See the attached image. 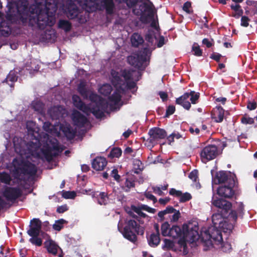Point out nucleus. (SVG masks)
I'll use <instances>...</instances> for the list:
<instances>
[{"mask_svg":"<svg viewBox=\"0 0 257 257\" xmlns=\"http://www.w3.org/2000/svg\"><path fill=\"white\" fill-rule=\"evenodd\" d=\"M56 10L55 5L48 3L45 5L41 3L32 4L29 7L25 5L23 11H19L20 20L24 25L27 24L31 27L37 25L40 29L43 30L46 26L50 25L49 17L55 15Z\"/></svg>","mask_w":257,"mask_h":257,"instance_id":"f257e3e1","label":"nucleus"},{"mask_svg":"<svg viewBox=\"0 0 257 257\" xmlns=\"http://www.w3.org/2000/svg\"><path fill=\"white\" fill-rule=\"evenodd\" d=\"M154 9L153 3L149 1L140 3L139 8L134 10V12L136 15L140 16V20L143 24L151 22V26L157 29L158 22L154 19L155 12Z\"/></svg>","mask_w":257,"mask_h":257,"instance_id":"f03ea898","label":"nucleus"},{"mask_svg":"<svg viewBox=\"0 0 257 257\" xmlns=\"http://www.w3.org/2000/svg\"><path fill=\"white\" fill-rule=\"evenodd\" d=\"M145 228L141 226L134 219L128 220L123 228L122 232L123 237L133 243H135L137 240V235H143Z\"/></svg>","mask_w":257,"mask_h":257,"instance_id":"7ed1b4c3","label":"nucleus"},{"mask_svg":"<svg viewBox=\"0 0 257 257\" xmlns=\"http://www.w3.org/2000/svg\"><path fill=\"white\" fill-rule=\"evenodd\" d=\"M89 99L91 101L89 107L90 112L97 118H101L104 116V112L107 107L106 101L96 93L91 92L88 94Z\"/></svg>","mask_w":257,"mask_h":257,"instance_id":"20e7f679","label":"nucleus"},{"mask_svg":"<svg viewBox=\"0 0 257 257\" xmlns=\"http://www.w3.org/2000/svg\"><path fill=\"white\" fill-rule=\"evenodd\" d=\"M35 142L30 141L25 144V147H22V145L19 147L15 144V149L16 152L21 155L32 156L37 158H41L40 147L41 143L38 137H35Z\"/></svg>","mask_w":257,"mask_h":257,"instance_id":"39448f33","label":"nucleus"},{"mask_svg":"<svg viewBox=\"0 0 257 257\" xmlns=\"http://www.w3.org/2000/svg\"><path fill=\"white\" fill-rule=\"evenodd\" d=\"M238 182L230 178L229 183L220 185L217 190V194L224 198H231L235 194L234 188L237 187Z\"/></svg>","mask_w":257,"mask_h":257,"instance_id":"423d86ee","label":"nucleus"},{"mask_svg":"<svg viewBox=\"0 0 257 257\" xmlns=\"http://www.w3.org/2000/svg\"><path fill=\"white\" fill-rule=\"evenodd\" d=\"M147 48H144L143 51L134 53L127 58V61L129 64L135 68L140 69L144 63L147 61Z\"/></svg>","mask_w":257,"mask_h":257,"instance_id":"0eeeda50","label":"nucleus"},{"mask_svg":"<svg viewBox=\"0 0 257 257\" xmlns=\"http://www.w3.org/2000/svg\"><path fill=\"white\" fill-rule=\"evenodd\" d=\"M231 178L235 181H237L235 174H232L229 171H219L212 176V182L215 184H227L229 183Z\"/></svg>","mask_w":257,"mask_h":257,"instance_id":"6e6552de","label":"nucleus"},{"mask_svg":"<svg viewBox=\"0 0 257 257\" xmlns=\"http://www.w3.org/2000/svg\"><path fill=\"white\" fill-rule=\"evenodd\" d=\"M212 204L218 208L217 212L223 214L224 215H228L229 211L231 210L232 204L230 202L222 198L215 199L212 197Z\"/></svg>","mask_w":257,"mask_h":257,"instance_id":"1a4fd4ad","label":"nucleus"},{"mask_svg":"<svg viewBox=\"0 0 257 257\" xmlns=\"http://www.w3.org/2000/svg\"><path fill=\"white\" fill-rule=\"evenodd\" d=\"M148 135L150 137L148 139L147 142L154 145L159 140L165 139L167 136V132L163 128L154 127L149 131Z\"/></svg>","mask_w":257,"mask_h":257,"instance_id":"9d476101","label":"nucleus"},{"mask_svg":"<svg viewBox=\"0 0 257 257\" xmlns=\"http://www.w3.org/2000/svg\"><path fill=\"white\" fill-rule=\"evenodd\" d=\"M218 154L217 146L214 145H209L202 149L200 156L203 161H208L215 159Z\"/></svg>","mask_w":257,"mask_h":257,"instance_id":"9b49d317","label":"nucleus"},{"mask_svg":"<svg viewBox=\"0 0 257 257\" xmlns=\"http://www.w3.org/2000/svg\"><path fill=\"white\" fill-rule=\"evenodd\" d=\"M16 171L20 172L24 175L34 176L37 172V168L36 165L28 161H23L21 166Z\"/></svg>","mask_w":257,"mask_h":257,"instance_id":"f8f14e48","label":"nucleus"},{"mask_svg":"<svg viewBox=\"0 0 257 257\" xmlns=\"http://www.w3.org/2000/svg\"><path fill=\"white\" fill-rule=\"evenodd\" d=\"M184 233L183 235L187 238L188 241L193 243L199 239V233L198 232V226L194 225L190 227L189 225L184 224L183 225Z\"/></svg>","mask_w":257,"mask_h":257,"instance_id":"ddd939ff","label":"nucleus"},{"mask_svg":"<svg viewBox=\"0 0 257 257\" xmlns=\"http://www.w3.org/2000/svg\"><path fill=\"white\" fill-rule=\"evenodd\" d=\"M217 227L216 226H211L204 232V235L207 239H212L219 243L223 241L221 232Z\"/></svg>","mask_w":257,"mask_h":257,"instance_id":"4468645a","label":"nucleus"},{"mask_svg":"<svg viewBox=\"0 0 257 257\" xmlns=\"http://www.w3.org/2000/svg\"><path fill=\"white\" fill-rule=\"evenodd\" d=\"M234 210H231L228 214V219L236 223L237 217L243 218L244 211V206L242 202H236L234 205Z\"/></svg>","mask_w":257,"mask_h":257,"instance_id":"2eb2a0df","label":"nucleus"},{"mask_svg":"<svg viewBox=\"0 0 257 257\" xmlns=\"http://www.w3.org/2000/svg\"><path fill=\"white\" fill-rule=\"evenodd\" d=\"M3 195L7 200L14 201L21 196L22 191L18 187H6L3 192Z\"/></svg>","mask_w":257,"mask_h":257,"instance_id":"dca6fc26","label":"nucleus"},{"mask_svg":"<svg viewBox=\"0 0 257 257\" xmlns=\"http://www.w3.org/2000/svg\"><path fill=\"white\" fill-rule=\"evenodd\" d=\"M66 113V109L60 105L51 107L48 110V114L53 120L62 119Z\"/></svg>","mask_w":257,"mask_h":257,"instance_id":"f3484780","label":"nucleus"},{"mask_svg":"<svg viewBox=\"0 0 257 257\" xmlns=\"http://www.w3.org/2000/svg\"><path fill=\"white\" fill-rule=\"evenodd\" d=\"M72 119L74 125L79 127H83L88 121L87 117L77 110H73Z\"/></svg>","mask_w":257,"mask_h":257,"instance_id":"a211bd4d","label":"nucleus"},{"mask_svg":"<svg viewBox=\"0 0 257 257\" xmlns=\"http://www.w3.org/2000/svg\"><path fill=\"white\" fill-rule=\"evenodd\" d=\"M74 106L79 110L86 114L90 112V107L82 101L80 97L77 95H73L72 97Z\"/></svg>","mask_w":257,"mask_h":257,"instance_id":"6ab92c4d","label":"nucleus"},{"mask_svg":"<svg viewBox=\"0 0 257 257\" xmlns=\"http://www.w3.org/2000/svg\"><path fill=\"white\" fill-rule=\"evenodd\" d=\"M121 76L124 78L125 82L128 80H139L141 74L139 71L133 69H124L121 71Z\"/></svg>","mask_w":257,"mask_h":257,"instance_id":"aec40b11","label":"nucleus"},{"mask_svg":"<svg viewBox=\"0 0 257 257\" xmlns=\"http://www.w3.org/2000/svg\"><path fill=\"white\" fill-rule=\"evenodd\" d=\"M46 235L48 236V239L44 242V247L46 248L49 253L56 255L59 246L51 238L49 235Z\"/></svg>","mask_w":257,"mask_h":257,"instance_id":"412c9836","label":"nucleus"},{"mask_svg":"<svg viewBox=\"0 0 257 257\" xmlns=\"http://www.w3.org/2000/svg\"><path fill=\"white\" fill-rule=\"evenodd\" d=\"M66 9L67 16L70 19H74L77 18L80 13L79 9L77 6L72 2H70L67 5Z\"/></svg>","mask_w":257,"mask_h":257,"instance_id":"4be33fe9","label":"nucleus"},{"mask_svg":"<svg viewBox=\"0 0 257 257\" xmlns=\"http://www.w3.org/2000/svg\"><path fill=\"white\" fill-rule=\"evenodd\" d=\"M111 78V83L114 87L122 89V86L124 85L125 82L121 78V74L118 72L112 69L110 72Z\"/></svg>","mask_w":257,"mask_h":257,"instance_id":"5701e85b","label":"nucleus"},{"mask_svg":"<svg viewBox=\"0 0 257 257\" xmlns=\"http://www.w3.org/2000/svg\"><path fill=\"white\" fill-rule=\"evenodd\" d=\"M107 163V162L105 158L97 157L92 162V168L96 171H101L104 168Z\"/></svg>","mask_w":257,"mask_h":257,"instance_id":"b1692460","label":"nucleus"},{"mask_svg":"<svg viewBox=\"0 0 257 257\" xmlns=\"http://www.w3.org/2000/svg\"><path fill=\"white\" fill-rule=\"evenodd\" d=\"M92 197L96 199L100 205H106L108 203L109 197L106 192L95 191L93 193Z\"/></svg>","mask_w":257,"mask_h":257,"instance_id":"393cba45","label":"nucleus"},{"mask_svg":"<svg viewBox=\"0 0 257 257\" xmlns=\"http://www.w3.org/2000/svg\"><path fill=\"white\" fill-rule=\"evenodd\" d=\"M189 98V92H186L179 97L176 98V103L181 105L184 108L188 110L190 109L191 105L188 100Z\"/></svg>","mask_w":257,"mask_h":257,"instance_id":"a878e982","label":"nucleus"},{"mask_svg":"<svg viewBox=\"0 0 257 257\" xmlns=\"http://www.w3.org/2000/svg\"><path fill=\"white\" fill-rule=\"evenodd\" d=\"M60 128L68 140H72L75 138L76 131L70 125H62Z\"/></svg>","mask_w":257,"mask_h":257,"instance_id":"bb28decb","label":"nucleus"},{"mask_svg":"<svg viewBox=\"0 0 257 257\" xmlns=\"http://www.w3.org/2000/svg\"><path fill=\"white\" fill-rule=\"evenodd\" d=\"M101 4L107 15H111L113 14L115 8L113 0H101Z\"/></svg>","mask_w":257,"mask_h":257,"instance_id":"cd10ccee","label":"nucleus"},{"mask_svg":"<svg viewBox=\"0 0 257 257\" xmlns=\"http://www.w3.org/2000/svg\"><path fill=\"white\" fill-rule=\"evenodd\" d=\"M212 117L216 122H221L223 121L224 115V109L221 106H217L214 109Z\"/></svg>","mask_w":257,"mask_h":257,"instance_id":"c85d7f7f","label":"nucleus"},{"mask_svg":"<svg viewBox=\"0 0 257 257\" xmlns=\"http://www.w3.org/2000/svg\"><path fill=\"white\" fill-rule=\"evenodd\" d=\"M184 229L183 227L181 228L178 225H173L172 227L169 229V236H171L174 238L181 237L183 235Z\"/></svg>","mask_w":257,"mask_h":257,"instance_id":"c756f323","label":"nucleus"},{"mask_svg":"<svg viewBox=\"0 0 257 257\" xmlns=\"http://www.w3.org/2000/svg\"><path fill=\"white\" fill-rule=\"evenodd\" d=\"M227 218H228V215H224V214L217 212L212 215V221L214 226H218Z\"/></svg>","mask_w":257,"mask_h":257,"instance_id":"7c9ffc66","label":"nucleus"},{"mask_svg":"<svg viewBox=\"0 0 257 257\" xmlns=\"http://www.w3.org/2000/svg\"><path fill=\"white\" fill-rule=\"evenodd\" d=\"M131 41L133 47H138L144 42L142 36L138 33H134L131 38Z\"/></svg>","mask_w":257,"mask_h":257,"instance_id":"2f4dec72","label":"nucleus"},{"mask_svg":"<svg viewBox=\"0 0 257 257\" xmlns=\"http://www.w3.org/2000/svg\"><path fill=\"white\" fill-rule=\"evenodd\" d=\"M82 8L89 13L94 12L96 10V3L93 0H85Z\"/></svg>","mask_w":257,"mask_h":257,"instance_id":"473e14b6","label":"nucleus"},{"mask_svg":"<svg viewBox=\"0 0 257 257\" xmlns=\"http://www.w3.org/2000/svg\"><path fill=\"white\" fill-rule=\"evenodd\" d=\"M231 221V220H230ZM228 222V221L224 220V221L221 223L220 225L218 226V227L222 229L223 231L224 232L230 233L234 228V224L235 223Z\"/></svg>","mask_w":257,"mask_h":257,"instance_id":"72a5a7b5","label":"nucleus"},{"mask_svg":"<svg viewBox=\"0 0 257 257\" xmlns=\"http://www.w3.org/2000/svg\"><path fill=\"white\" fill-rule=\"evenodd\" d=\"M149 245L152 247L157 246L160 242V234L153 233L148 238Z\"/></svg>","mask_w":257,"mask_h":257,"instance_id":"f704fd0d","label":"nucleus"},{"mask_svg":"<svg viewBox=\"0 0 257 257\" xmlns=\"http://www.w3.org/2000/svg\"><path fill=\"white\" fill-rule=\"evenodd\" d=\"M124 186H121L125 192H129L132 188L135 187V181L133 177L125 178Z\"/></svg>","mask_w":257,"mask_h":257,"instance_id":"c9c22d12","label":"nucleus"},{"mask_svg":"<svg viewBox=\"0 0 257 257\" xmlns=\"http://www.w3.org/2000/svg\"><path fill=\"white\" fill-rule=\"evenodd\" d=\"M18 76L14 71H10L4 82H6L10 87L14 86V83L17 81Z\"/></svg>","mask_w":257,"mask_h":257,"instance_id":"e433bc0d","label":"nucleus"},{"mask_svg":"<svg viewBox=\"0 0 257 257\" xmlns=\"http://www.w3.org/2000/svg\"><path fill=\"white\" fill-rule=\"evenodd\" d=\"M144 169L142 162L139 159H135L133 161V171L136 174H139Z\"/></svg>","mask_w":257,"mask_h":257,"instance_id":"4c0bfd02","label":"nucleus"},{"mask_svg":"<svg viewBox=\"0 0 257 257\" xmlns=\"http://www.w3.org/2000/svg\"><path fill=\"white\" fill-rule=\"evenodd\" d=\"M180 238L178 240V244L179 245L180 247L183 248V252L185 254H187L188 252L187 242L188 241V239L185 236V235H182L181 237H179Z\"/></svg>","mask_w":257,"mask_h":257,"instance_id":"58836bf2","label":"nucleus"},{"mask_svg":"<svg viewBox=\"0 0 257 257\" xmlns=\"http://www.w3.org/2000/svg\"><path fill=\"white\" fill-rule=\"evenodd\" d=\"M44 104L40 100L33 101L31 103L32 108L39 113H41L44 109Z\"/></svg>","mask_w":257,"mask_h":257,"instance_id":"ea45409f","label":"nucleus"},{"mask_svg":"<svg viewBox=\"0 0 257 257\" xmlns=\"http://www.w3.org/2000/svg\"><path fill=\"white\" fill-rule=\"evenodd\" d=\"M112 90V88L110 84H103L99 89V92L104 95H109Z\"/></svg>","mask_w":257,"mask_h":257,"instance_id":"a19ab883","label":"nucleus"},{"mask_svg":"<svg viewBox=\"0 0 257 257\" xmlns=\"http://www.w3.org/2000/svg\"><path fill=\"white\" fill-rule=\"evenodd\" d=\"M58 25L60 28L64 30L66 32L70 31L72 27L71 23L64 20H60Z\"/></svg>","mask_w":257,"mask_h":257,"instance_id":"79ce46f5","label":"nucleus"},{"mask_svg":"<svg viewBox=\"0 0 257 257\" xmlns=\"http://www.w3.org/2000/svg\"><path fill=\"white\" fill-rule=\"evenodd\" d=\"M78 91L84 99H87L88 97L89 91L83 83H80L78 86Z\"/></svg>","mask_w":257,"mask_h":257,"instance_id":"37998d69","label":"nucleus"},{"mask_svg":"<svg viewBox=\"0 0 257 257\" xmlns=\"http://www.w3.org/2000/svg\"><path fill=\"white\" fill-rule=\"evenodd\" d=\"M67 223L68 221L66 220L60 219L55 221V223L53 225V228L55 230L59 231L64 227V224Z\"/></svg>","mask_w":257,"mask_h":257,"instance_id":"c03bdc74","label":"nucleus"},{"mask_svg":"<svg viewBox=\"0 0 257 257\" xmlns=\"http://www.w3.org/2000/svg\"><path fill=\"white\" fill-rule=\"evenodd\" d=\"M12 181V178L9 174L3 172L0 173V181L7 185H10Z\"/></svg>","mask_w":257,"mask_h":257,"instance_id":"a18cd8bd","label":"nucleus"},{"mask_svg":"<svg viewBox=\"0 0 257 257\" xmlns=\"http://www.w3.org/2000/svg\"><path fill=\"white\" fill-rule=\"evenodd\" d=\"M122 154L121 150L119 148H113L109 154L108 155V157L111 159L114 158H119Z\"/></svg>","mask_w":257,"mask_h":257,"instance_id":"49530a36","label":"nucleus"},{"mask_svg":"<svg viewBox=\"0 0 257 257\" xmlns=\"http://www.w3.org/2000/svg\"><path fill=\"white\" fill-rule=\"evenodd\" d=\"M121 97V96L120 93L118 91H115L112 95L109 97L108 99L110 101L116 104L120 101Z\"/></svg>","mask_w":257,"mask_h":257,"instance_id":"de8ad7c7","label":"nucleus"},{"mask_svg":"<svg viewBox=\"0 0 257 257\" xmlns=\"http://www.w3.org/2000/svg\"><path fill=\"white\" fill-rule=\"evenodd\" d=\"M154 39H156L155 32L153 30H148L145 35L146 41L152 45L154 43Z\"/></svg>","mask_w":257,"mask_h":257,"instance_id":"09e8293b","label":"nucleus"},{"mask_svg":"<svg viewBox=\"0 0 257 257\" xmlns=\"http://www.w3.org/2000/svg\"><path fill=\"white\" fill-rule=\"evenodd\" d=\"M170 224L168 222L163 223L161 225L162 234L164 236H169Z\"/></svg>","mask_w":257,"mask_h":257,"instance_id":"8fccbe9b","label":"nucleus"},{"mask_svg":"<svg viewBox=\"0 0 257 257\" xmlns=\"http://www.w3.org/2000/svg\"><path fill=\"white\" fill-rule=\"evenodd\" d=\"M42 223L39 218H33L31 220V225L30 227L36 228L38 229L41 230Z\"/></svg>","mask_w":257,"mask_h":257,"instance_id":"3c124183","label":"nucleus"},{"mask_svg":"<svg viewBox=\"0 0 257 257\" xmlns=\"http://www.w3.org/2000/svg\"><path fill=\"white\" fill-rule=\"evenodd\" d=\"M200 94L198 92H195L194 91H191L189 92V97H190V101L192 104H196L199 98Z\"/></svg>","mask_w":257,"mask_h":257,"instance_id":"603ef678","label":"nucleus"},{"mask_svg":"<svg viewBox=\"0 0 257 257\" xmlns=\"http://www.w3.org/2000/svg\"><path fill=\"white\" fill-rule=\"evenodd\" d=\"M76 196V194L74 191H62V196L65 199H74Z\"/></svg>","mask_w":257,"mask_h":257,"instance_id":"864d4df0","label":"nucleus"},{"mask_svg":"<svg viewBox=\"0 0 257 257\" xmlns=\"http://www.w3.org/2000/svg\"><path fill=\"white\" fill-rule=\"evenodd\" d=\"M41 153L43 154V155L45 156V158L48 161H50L51 160H52L53 157L55 156L54 155H52V154L51 152V151L49 149L46 150L41 149Z\"/></svg>","mask_w":257,"mask_h":257,"instance_id":"5fc2aeb1","label":"nucleus"},{"mask_svg":"<svg viewBox=\"0 0 257 257\" xmlns=\"http://www.w3.org/2000/svg\"><path fill=\"white\" fill-rule=\"evenodd\" d=\"M192 199V196L190 193L188 192H185L183 193L179 197V202L181 203H184L187 202Z\"/></svg>","mask_w":257,"mask_h":257,"instance_id":"6e6d98bb","label":"nucleus"},{"mask_svg":"<svg viewBox=\"0 0 257 257\" xmlns=\"http://www.w3.org/2000/svg\"><path fill=\"white\" fill-rule=\"evenodd\" d=\"M29 241L33 244L40 246L42 244V240L41 238L38 237V236H32L29 239Z\"/></svg>","mask_w":257,"mask_h":257,"instance_id":"4d7b16f0","label":"nucleus"},{"mask_svg":"<svg viewBox=\"0 0 257 257\" xmlns=\"http://www.w3.org/2000/svg\"><path fill=\"white\" fill-rule=\"evenodd\" d=\"M41 232V230L36 228L30 227V229L27 231V233L30 236H39Z\"/></svg>","mask_w":257,"mask_h":257,"instance_id":"13d9d810","label":"nucleus"},{"mask_svg":"<svg viewBox=\"0 0 257 257\" xmlns=\"http://www.w3.org/2000/svg\"><path fill=\"white\" fill-rule=\"evenodd\" d=\"M111 176L119 183H121L122 179H120V176L118 174V170L116 169H113L111 172Z\"/></svg>","mask_w":257,"mask_h":257,"instance_id":"bf43d9fd","label":"nucleus"},{"mask_svg":"<svg viewBox=\"0 0 257 257\" xmlns=\"http://www.w3.org/2000/svg\"><path fill=\"white\" fill-rule=\"evenodd\" d=\"M188 177L193 182H196L198 181V171L197 170L194 169L189 174Z\"/></svg>","mask_w":257,"mask_h":257,"instance_id":"052dcab7","label":"nucleus"},{"mask_svg":"<svg viewBox=\"0 0 257 257\" xmlns=\"http://www.w3.org/2000/svg\"><path fill=\"white\" fill-rule=\"evenodd\" d=\"M241 122L244 124H252L254 123V119L252 117H250L248 116H246L244 115L242 116L241 118Z\"/></svg>","mask_w":257,"mask_h":257,"instance_id":"680f3d73","label":"nucleus"},{"mask_svg":"<svg viewBox=\"0 0 257 257\" xmlns=\"http://www.w3.org/2000/svg\"><path fill=\"white\" fill-rule=\"evenodd\" d=\"M192 51L194 52V55L196 56H201L202 55V50L196 43L192 46Z\"/></svg>","mask_w":257,"mask_h":257,"instance_id":"e2e57ef3","label":"nucleus"},{"mask_svg":"<svg viewBox=\"0 0 257 257\" xmlns=\"http://www.w3.org/2000/svg\"><path fill=\"white\" fill-rule=\"evenodd\" d=\"M131 209L136 213H137L139 216L143 217L144 218L147 216V215L142 211V210L139 208L138 207L135 205H132Z\"/></svg>","mask_w":257,"mask_h":257,"instance_id":"0e129e2a","label":"nucleus"},{"mask_svg":"<svg viewBox=\"0 0 257 257\" xmlns=\"http://www.w3.org/2000/svg\"><path fill=\"white\" fill-rule=\"evenodd\" d=\"M175 111V107L173 105H169L166 109L165 117H168L173 114Z\"/></svg>","mask_w":257,"mask_h":257,"instance_id":"69168bd1","label":"nucleus"},{"mask_svg":"<svg viewBox=\"0 0 257 257\" xmlns=\"http://www.w3.org/2000/svg\"><path fill=\"white\" fill-rule=\"evenodd\" d=\"M174 214L172 215L171 217H170V220L171 222H176L178 220L179 218L181 216V214L179 210H176L173 212Z\"/></svg>","mask_w":257,"mask_h":257,"instance_id":"338daca9","label":"nucleus"},{"mask_svg":"<svg viewBox=\"0 0 257 257\" xmlns=\"http://www.w3.org/2000/svg\"><path fill=\"white\" fill-rule=\"evenodd\" d=\"M250 19L247 16H242L241 18V26L244 27H247L249 25Z\"/></svg>","mask_w":257,"mask_h":257,"instance_id":"774afa93","label":"nucleus"}]
</instances>
